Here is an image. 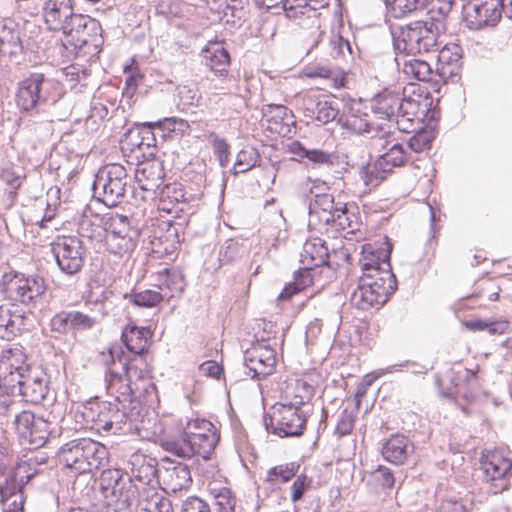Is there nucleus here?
<instances>
[{"label":"nucleus","mask_w":512,"mask_h":512,"mask_svg":"<svg viewBox=\"0 0 512 512\" xmlns=\"http://www.w3.org/2000/svg\"><path fill=\"white\" fill-rule=\"evenodd\" d=\"M132 483L139 487V493L142 487L154 486L153 482L157 477L156 459L144 454L135 453L130 458Z\"/></svg>","instance_id":"nucleus-27"},{"label":"nucleus","mask_w":512,"mask_h":512,"mask_svg":"<svg viewBox=\"0 0 512 512\" xmlns=\"http://www.w3.org/2000/svg\"><path fill=\"white\" fill-rule=\"evenodd\" d=\"M2 286L8 299L25 305L35 304L46 290L43 278L21 273H6L2 277Z\"/></svg>","instance_id":"nucleus-13"},{"label":"nucleus","mask_w":512,"mask_h":512,"mask_svg":"<svg viewBox=\"0 0 512 512\" xmlns=\"http://www.w3.org/2000/svg\"><path fill=\"white\" fill-rule=\"evenodd\" d=\"M22 51L20 30L9 24L0 28V52L7 55H17Z\"/></svg>","instance_id":"nucleus-43"},{"label":"nucleus","mask_w":512,"mask_h":512,"mask_svg":"<svg viewBox=\"0 0 512 512\" xmlns=\"http://www.w3.org/2000/svg\"><path fill=\"white\" fill-rule=\"evenodd\" d=\"M206 65L217 76H225L230 65V55L221 43H209L203 50Z\"/></svg>","instance_id":"nucleus-35"},{"label":"nucleus","mask_w":512,"mask_h":512,"mask_svg":"<svg viewBox=\"0 0 512 512\" xmlns=\"http://www.w3.org/2000/svg\"><path fill=\"white\" fill-rule=\"evenodd\" d=\"M72 0H47L43 17L50 30L60 31L74 15Z\"/></svg>","instance_id":"nucleus-28"},{"label":"nucleus","mask_w":512,"mask_h":512,"mask_svg":"<svg viewBox=\"0 0 512 512\" xmlns=\"http://www.w3.org/2000/svg\"><path fill=\"white\" fill-rule=\"evenodd\" d=\"M503 0H480L467 11V22L472 29L494 26L501 18L504 7Z\"/></svg>","instance_id":"nucleus-22"},{"label":"nucleus","mask_w":512,"mask_h":512,"mask_svg":"<svg viewBox=\"0 0 512 512\" xmlns=\"http://www.w3.org/2000/svg\"><path fill=\"white\" fill-rule=\"evenodd\" d=\"M130 177L124 166L108 164L97 172L93 182L94 195L108 207H114L123 199Z\"/></svg>","instance_id":"nucleus-10"},{"label":"nucleus","mask_w":512,"mask_h":512,"mask_svg":"<svg viewBox=\"0 0 512 512\" xmlns=\"http://www.w3.org/2000/svg\"><path fill=\"white\" fill-rule=\"evenodd\" d=\"M313 269L309 266H304L302 269L295 273L294 281L287 284L281 293L278 295V300H288L294 294L304 290L314 283Z\"/></svg>","instance_id":"nucleus-41"},{"label":"nucleus","mask_w":512,"mask_h":512,"mask_svg":"<svg viewBox=\"0 0 512 512\" xmlns=\"http://www.w3.org/2000/svg\"><path fill=\"white\" fill-rule=\"evenodd\" d=\"M391 246L388 242H383L379 246L367 243L362 246L361 258L359 260L363 276L367 273H373L375 277H382V272L392 273L390 265Z\"/></svg>","instance_id":"nucleus-21"},{"label":"nucleus","mask_w":512,"mask_h":512,"mask_svg":"<svg viewBox=\"0 0 512 512\" xmlns=\"http://www.w3.org/2000/svg\"><path fill=\"white\" fill-rule=\"evenodd\" d=\"M260 159L258 151L247 147L239 151L234 163V174L245 173L251 170Z\"/></svg>","instance_id":"nucleus-50"},{"label":"nucleus","mask_w":512,"mask_h":512,"mask_svg":"<svg viewBox=\"0 0 512 512\" xmlns=\"http://www.w3.org/2000/svg\"><path fill=\"white\" fill-rule=\"evenodd\" d=\"M101 223L105 231V245L110 253L123 257L134 251L140 233L131 226L127 216L107 213L101 218Z\"/></svg>","instance_id":"nucleus-9"},{"label":"nucleus","mask_w":512,"mask_h":512,"mask_svg":"<svg viewBox=\"0 0 512 512\" xmlns=\"http://www.w3.org/2000/svg\"><path fill=\"white\" fill-rule=\"evenodd\" d=\"M280 5L287 18L296 20L305 14L308 3L306 0H283Z\"/></svg>","instance_id":"nucleus-58"},{"label":"nucleus","mask_w":512,"mask_h":512,"mask_svg":"<svg viewBox=\"0 0 512 512\" xmlns=\"http://www.w3.org/2000/svg\"><path fill=\"white\" fill-rule=\"evenodd\" d=\"M151 338L152 332L149 328L128 324L121 334V341L125 345L127 352L130 354L128 355L125 353V356L128 359H137L138 365L140 364V359L145 361L143 359V355L148 351L151 344Z\"/></svg>","instance_id":"nucleus-23"},{"label":"nucleus","mask_w":512,"mask_h":512,"mask_svg":"<svg viewBox=\"0 0 512 512\" xmlns=\"http://www.w3.org/2000/svg\"><path fill=\"white\" fill-rule=\"evenodd\" d=\"M312 391L311 385L298 380L294 385L289 387V390L286 392V398H290V400L285 402L304 409L305 405L312 397Z\"/></svg>","instance_id":"nucleus-48"},{"label":"nucleus","mask_w":512,"mask_h":512,"mask_svg":"<svg viewBox=\"0 0 512 512\" xmlns=\"http://www.w3.org/2000/svg\"><path fill=\"white\" fill-rule=\"evenodd\" d=\"M209 491L213 496L218 512H235L237 501L229 488L210 485Z\"/></svg>","instance_id":"nucleus-47"},{"label":"nucleus","mask_w":512,"mask_h":512,"mask_svg":"<svg viewBox=\"0 0 512 512\" xmlns=\"http://www.w3.org/2000/svg\"><path fill=\"white\" fill-rule=\"evenodd\" d=\"M135 180L142 190L155 191L162 184L163 176L158 166L148 164L136 170Z\"/></svg>","instance_id":"nucleus-42"},{"label":"nucleus","mask_w":512,"mask_h":512,"mask_svg":"<svg viewBox=\"0 0 512 512\" xmlns=\"http://www.w3.org/2000/svg\"><path fill=\"white\" fill-rule=\"evenodd\" d=\"M49 379L47 374L39 368L28 370L25 376L16 383L13 389V401L21 396L25 402L31 404H40L47 397L49 392Z\"/></svg>","instance_id":"nucleus-17"},{"label":"nucleus","mask_w":512,"mask_h":512,"mask_svg":"<svg viewBox=\"0 0 512 512\" xmlns=\"http://www.w3.org/2000/svg\"><path fill=\"white\" fill-rule=\"evenodd\" d=\"M297 468L294 463L275 466L268 470L266 480L275 484L287 482L295 476Z\"/></svg>","instance_id":"nucleus-55"},{"label":"nucleus","mask_w":512,"mask_h":512,"mask_svg":"<svg viewBox=\"0 0 512 512\" xmlns=\"http://www.w3.org/2000/svg\"><path fill=\"white\" fill-rule=\"evenodd\" d=\"M100 488L108 503H115L119 510L134 505L139 493L138 485L119 469L104 470L100 476Z\"/></svg>","instance_id":"nucleus-11"},{"label":"nucleus","mask_w":512,"mask_h":512,"mask_svg":"<svg viewBox=\"0 0 512 512\" xmlns=\"http://www.w3.org/2000/svg\"><path fill=\"white\" fill-rule=\"evenodd\" d=\"M64 95L60 81L45 72H33L19 83L16 104L23 112L37 114Z\"/></svg>","instance_id":"nucleus-3"},{"label":"nucleus","mask_w":512,"mask_h":512,"mask_svg":"<svg viewBox=\"0 0 512 512\" xmlns=\"http://www.w3.org/2000/svg\"><path fill=\"white\" fill-rule=\"evenodd\" d=\"M440 21L419 20L405 26H391L393 47L397 55H416L430 52L437 46L442 27Z\"/></svg>","instance_id":"nucleus-4"},{"label":"nucleus","mask_w":512,"mask_h":512,"mask_svg":"<svg viewBox=\"0 0 512 512\" xmlns=\"http://www.w3.org/2000/svg\"><path fill=\"white\" fill-rule=\"evenodd\" d=\"M403 73L411 80L428 81L431 78L430 65L421 59L411 58L402 63Z\"/></svg>","instance_id":"nucleus-44"},{"label":"nucleus","mask_w":512,"mask_h":512,"mask_svg":"<svg viewBox=\"0 0 512 512\" xmlns=\"http://www.w3.org/2000/svg\"><path fill=\"white\" fill-rule=\"evenodd\" d=\"M125 409V404L105 401L91 407L88 416L95 423L97 430L113 434L127 433L132 430V425Z\"/></svg>","instance_id":"nucleus-14"},{"label":"nucleus","mask_w":512,"mask_h":512,"mask_svg":"<svg viewBox=\"0 0 512 512\" xmlns=\"http://www.w3.org/2000/svg\"><path fill=\"white\" fill-rule=\"evenodd\" d=\"M239 245L236 241L226 240L219 250V261L221 265L231 263L239 253Z\"/></svg>","instance_id":"nucleus-62"},{"label":"nucleus","mask_w":512,"mask_h":512,"mask_svg":"<svg viewBox=\"0 0 512 512\" xmlns=\"http://www.w3.org/2000/svg\"><path fill=\"white\" fill-rule=\"evenodd\" d=\"M305 409L286 402L276 403L265 418L266 430L281 438L300 436L307 421Z\"/></svg>","instance_id":"nucleus-12"},{"label":"nucleus","mask_w":512,"mask_h":512,"mask_svg":"<svg viewBox=\"0 0 512 512\" xmlns=\"http://www.w3.org/2000/svg\"><path fill=\"white\" fill-rule=\"evenodd\" d=\"M397 288V280L393 273L387 270L382 277L367 273L360 278L359 284L351 294L350 302L361 310H368L385 304Z\"/></svg>","instance_id":"nucleus-8"},{"label":"nucleus","mask_w":512,"mask_h":512,"mask_svg":"<svg viewBox=\"0 0 512 512\" xmlns=\"http://www.w3.org/2000/svg\"><path fill=\"white\" fill-rule=\"evenodd\" d=\"M50 328L52 332H56L59 335H65L72 329L70 311H61L55 314L50 321Z\"/></svg>","instance_id":"nucleus-57"},{"label":"nucleus","mask_w":512,"mask_h":512,"mask_svg":"<svg viewBox=\"0 0 512 512\" xmlns=\"http://www.w3.org/2000/svg\"><path fill=\"white\" fill-rule=\"evenodd\" d=\"M332 219H329V225L331 224L337 230H345L347 228L353 229V220L349 216L346 205H338L331 214Z\"/></svg>","instance_id":"nucleus-56"},{"label":"nucleus","mask_w":512,"mask_h":512,"mask_svg":"<svg viewBox=\"0 0 512 512\" xmlns=\"http://www.w3.org/2000/svg\"><path fill=\"white\" fill-rule=\"evenodd\" d=\"M177 98L178 108L181 111H187L197 104L200 96L196 87L189 85H179L177 87Z\"/></svg>","instance_id":"nucleus-53"},{"label":"nucleus","mask_w":512,"mask_h":512,"mask_svg":"<svg viewBox=\"0 0 512 512\" xmlns=\"http://www.w3.org/2000/svg\"><path fill=\"white\" fill-rule=\"evenodd\" d=\"M419 103L413 99L401 98L399 95V104L397 108L396 124L398 129L403 132H409L413 129L414 122L421 120Z\"/></svg>","instance_id":"nucleus-36"},{"label":"nucleus","mask_w":512,"mask_h":512,"mask_svg":"<svg viewBox=\"0 0 512 512\" xmlns=\"http://www.w3.org/2000/svg\"><path fill=\"white\" fill-rule=\"evenodd\" d=\"M388 172L376 167V161L372 165L362 166L359 176L366 187L373 188L378 186L386 177Z\"/></svg>","instance_id":"nucleus-54"},{"label":"nucleus","mask_w":512,"mask_h":512,"mask_svg":"<svg viewBox=\"0 0 512 512\" xmlns=\"http://www.w3.org/2000/svg\"><path fill=\"white\" fill-rule=\"evenodd\" d=\"M387 16L403 18L422 6V0H385Z\"/></svg>","instance_id":"nucleus-46"},{"label":"nucleus","mask_w":512,"mask_h":512,"mask_svg":"<svg viewBox=\"0 0 512 512\" xmlns=\"http://www.w3.org/2000/svg\"><path fill=\"white\" fill-rule=\"evenodd\" d=\"M311 193L314 197L309 204V224L326 227L329 225V219H332V212L337 207L334 198L329 193Z\"/></svg>","instance_id":"nucleus-30"},{"label":"nucleus","mask_w":512,"mask_h":512,"mask_svg":"<svg viewBox=\"0 0 512 512\" xmlns=\"http://www.w3.org/2000/svg\"><path fill=\"white\" fill-rule=\"evenodd\" d=\"M311 482V479L304 474L297 476L291 486L292 502L295 503L302 498L303 494L310 488Z\"/></svg>","instance_id":"nucleus-63"},{"label":"nucleus","mask_w":512,"mask_h":512,"mask_svg":"<svg viewBox=\"0 0 512 512\" xmlns=\"http://www.w3.org/2000/svg\"><path fill=\"white\" fill-rule=\"evenodd\" d=\"M52 252L60 270L67 275L78 273L84 263L82 242L74 236H63L52 244Z\"/></svg>","instance_id":"nucleus-16"},{"label":"nucleus","mask_w":512,"mask_h":512,"mask_svg":"<svg viewBox=\"0 0 512 512\" xmlns=\"http://www.w3.org/2000/svg\"><path fill=\"white\" fill-rule=\"evenodd\" d=\"M60 31L63 47L71 54L96 53L102 44L101 25L88 15L75 13Z\"/></svg>","instance_id":"nucleus-7"},{"label":"nucleus","mask_w":512,"mask_h":512,"mask_svg":"<svg viewBox=\"0 0 512 512\" xmlns=\"http://www.w3.org/2000/svg\"><path fill=\"white\" fill-rule=\"evenodd\" d=\"M268 128L281 136H287L291 133L294 126V115L290 109L284 105H267Z\"/></svg>","instance_id":"nucleus-32"},{"label":"nucleus","mask_w":512,"mask_h":512,"mask_svg":"<svg viewBox=\"0 0 512 512\" xmlns=\"http://www.w3.org/2000/svg\"><path fill=\"white\" fill-rule=\"evenodd\" d=\"M181 512H211V509L204 500L191 496L183 501Z\"/></svg>","instance_id":"nucleus-64"},{"label":"nucleus","mask_w":512,"mask_h":512,"mask_svg":"<svg viewBox=\"0 0 512 512\" xmlns=\"http://www.w3.org/2000/svg\"><path fill=\"white\" fill-rule=\"evenodd\" d=\"M125 297L129 298L134 305L145 308L155 307L164 299L162 292L151 289L134 292Z\"/></svg>","instance_id":"nucleus-49"},{"label":"nucleus","mask_w":512,"mask_h":512,"mask_svg":"<svg viewBox=\"0 0 512 512\" xmlns=\"http://www.w3.org/2000/svg\"><path fill=\"white\" fill-rule=\"evenodd\" d=\"M244 364L248 369V376L253 379L265 378L274 372L276 352L269 344L257 342L245 351Z\"/></svg>","instance_id":"nucleus-18"},{"label":"nucleus","mask_w":512,"mask_h":512,"mask_svg":"<svg viewBox=\"0 0 512 512\" xmlns=\"http://www.w3.org/2000/svg\"><path fill=\"white\" fill-rule=\"evenodd\" d=\"M483 472L487 481L502 480L511 470L512 464L501 452L489 453L482 462Z\"/></svg>","instance_id":"nucleus-37"},{"label":"nucleus","mask_w":512,"mask_h":512,"mask_svg":"<svg viewBox=\"0 0 512 512\" xmlns=\"http://www.w3.org/2000/svg\"><path fill=\"white\" fill-rule=\"evenodd\" d=\"M72 329L77 331H85L92 329L96 326L103 318L100 314H89L83 311L72 310L70 311Z\"/></svg>","instance_id":"nucleus-52"},{"label":"nucleus","mask_w":512,"mask_h":512,"mask_svg":"<svg viewBox=\"0 0 512 512\" xmlns=\"http://www.w3.org/2000/svg\"><path fill=\"white\" fill-rule=\"evenodd\" d=\"M1 501H8V496L13 498L12 502L9 503L8 507L4 510L5 512H23V495L21 491L11 492L8 487L0 488Z\"/></svg>","instance_id":"nucleus-60"},{"label":"nucleus","mask_w":512,"mask_h":512,"mask_svg":"<svg viewBox=\"0 0 512 512\" xmlns=\"http://www.w3.org/2000/svg\"><path fill=\"white\" fill-rule=\"evenodd\" d=\"M328 248L325 241L321 238H312L307 240L300 254V262L309 268L320 267L328 264Z\"/></svg>","instance_id":"nucleus-33"},{"label":"nucleus","mask_w":512,"mask_h":512,"mask_svg":"<svg viewBox=\"0 0 512 512\" xmlns=\"http://www.w3.org/2000/svg\"><path fill=\"white\" fill-rule=\"evenodd\" d=\"M129 137L131 144L141 151L156 146V136L150 123L142 125L135 131H131Z\"/></svg>","instance_id":"nucleus-45"},{"label":"nucleus","mask_w":512,"mask_h":512,"mask_svg":"<svg viewBox=\"0 0 512 512\" xmlns=\"http://www.w3.org/2000/svg\"><path fill=\"white\" fill-rule=\"evenodd\" d=\"M288 152L300 158L307 159L317 166H330L333 164V155L321 149H308L300 141H292L288 145Z\"/></svg>","instance_id":"nucleus-39"},{"label":"nucleus","mask_w":512,"mask_h":512,"mask_svg":"<svg viewBox=\"0 0 512 512\" xmlns=\"http://www.w3.org/2000/svg\"><path fill=\"white\" fill-rule=\"evenodd\" d=\"M220 436L216 427L208 420L195 418L187 420L179 436L164 434L159 445L165 451L184 459L194 455L208 460L214 452Z\"/></svg>","instance_id":"nucleus-2"},{"label":"nucleus","mask_w":512,"mask_h":512,"mask_svg":"<svg viewBox=\"0 0 512 512\" xmlns=\"http://www.w3.org/2000/svg\"><path fill=\"white\" fill-rule=\"evenodd\" d=\"M437 59L442 74L452 75L461 65L462 48L457 43H448L439 51Z\"/></svg>","instance_id":"nucleus-40"},{"label":"nucleus","mask_w":512,"mask_h":512,"mask_svg":"<svg viewBox=\"0 0 512 512\" xmlns=\"http://www.w3.org/2000/svg\"><path fill=\"white\" fill-rule=\"evenodd\" d=\"M140 512H174L171 501L155 486L142 487L135 502Z\"/></svg>","instance_id":"nucleus-31"},{"label":"nucleus","mask_w":512,"mask_h":512,"mask_svg":"<svg viewBox=\"0 0 512 512\" xmlns=\"http://www.w3.org/2000/svg\"><path fill=\"white\" fill-rule=\"evenodd\" d=\"M415 452L414 443L402 434L392 435L382 446L383 458L394 465L407 463Z\"/></svg>","instance_id":"nucleus-26"},{"label":"nucleus","mask_w":512,"mask_h":512,"mask_svg":"<svg viewBox=\"0 0 512 512\" xmlns=\"http://www.w3.org/2000/svg\"><path fill=\"white\" fill-rule=\"evenodd\" d=\"M373 146L385 150L376 160V167L384 172H392L394 168L403 166L407 161L404 147L392 138L389 131H382L372 136Z\"/></svg>","instance_id":"nucleus-20"},{"label":"nucleus","mask_w":512,"mask_h":512,"mask_svg":"<svg viewBox=\"0 0 512 512\" xmlns=\"http://www.w3.org/2000/svg\"><path fill=\"white\" fill-rule=\"evenodd\" d=\"M432 137L427 131H420L414 134L408 141L411 151L420 153L430 148Z\"/></svg>","instance_id":"nucleus-61"},{"label":"nucleus","mask_w":512,"mask_h":512,"mask_svg":"<svg viewBox=\"0 0 512 512\" xmlns=\"http://www.w3.org/2000/svg\"><path fill=\"white\" fill-rule=\"evenodd\" d=\"M27 329V317L24 311L13 304L0 306L1 337L10 339Z\"/></svg>","instance_id":"nucleus-29"},{"label":"nucleus","mask_w":512,"mask_h":512,"mask_svg":"<svg viewBox=\"0 0 512 512\" xmlns=\"http://www.w3.org/2000/svg\"><path fill=\"white\" fill-rule=\"evenodd\" d=\"M338 123L343 128L357 134H362L365 132L370 133L372 129L367 119V115H342L338 118Z\"/></svg>","instance_id":"nucleus-51"},{"label":"nucleus","mask_w":512,"mask_h":512,"mask_svg":"<svg viewBox=\"0 0 512 512\" xmlns=\"http://www.w3.org/2000/svg\"><path fill=\"white\" fill-rule=\"evenodd\" d=\"M106 365L105 385L107 394L115 402L131 403L134 393L139 389L138 382L145 377L146 362L128 359L121 345L112 344L107 354H103Z\"/></svg>","instance_id":"nucleus-1"},{"label":"nucleus","mask_w":512,"mask_h":512,"mask_svg":"<svg viewBox=\"0 0 512 512\" xmlns=\"http://www.w3.org/2000/svg\"><path fill=\"white\" fill-rule=\"evenodd\" d=\"M160 479L164 490L168 493L187 490L192 483L189 467L184 463L173 461H167V466L160 471Z\"/></svg>","instance_id":"nucleus-24"},{"label":"nucleus","mask_w":512,"mask_h":512,"mask_svg":"<svg viewBox=\"0 0 512 512\" xmlns=\"http://www.w3.org/2000/svg\"><path fill=\"white\" fill-rule=\"evenodd\" d=\"M157 287L164 299L179 295L184 289V277L176 268H164L157 273Z\"/></svg>","instance_id":"nucleus-34"},{"label":"nucleus","mask_w":512,"mask_h":512,"mask_svg":"<svg viewBox=\"0 0 512 512\" xmlns=\"http://www.w3.org/2000/svg\"><path fill=\"white\" fill-rule=\"evenodd\" d=\"M195 199L192 193L186 191L180 183L165 185L159 194V209L167 213L184 212L185 206Z\"/></svg>","instance_id":"nucleus-25"},{"label":"nucleus","mask_w":512,"mask_h":512,"mask_svg":"<svg viewBox=\"0 0 512 512\" xmlns=\"http://www.w3.org/2000/svg\"><path fill=\"white\" fill-rule=\"evenodd\" d=\"M301 107L307 118L317 120L322 124L338 120V102L317 91L305 93L301 100Z\"/></svg>","instance_id":"nucleus-19"},{"label":"nucleus","mask_w":512,"mask_h":512,"mask_svg":"<svg viewBox=\"0 0 512 512\" xmlns=\"http://www.w3.org/2000/svg\"><path fill=\"white\" fill-rule=\"evenodd\" d=\"M26 354L19 347L3 349L0 354V418L7 420L14 411L13 389L31 370Z\"/></svg>","instance_id":"nucleus-6"},{"label":"nucleus","mask_w":512,"mask_h":512,"mask_svg":"<svg viewBox=\"0 0 512 512\" xmlns=\"http://www.w3.org/2000/svg\"><path fill=\"white\" fill-rule=\"evenodd\" d=\"M59 462L75 474L99 469L108 459V450L91 438H78L65 443L58 451Z\"/></svg>","instance_id":"nucleus-5"},{"label":"nucleus","mask_w":512,"mask_h":512,"mask_svg":"<svg viewBox=\"0 0 512 512\" xmlns=\"http://www.w3.org/2000/svg\"><path fill=\"white\" fill-rule=\"evenodd\" d=\"M231 4H227L222 9L223 19L227 23H231L233 26L240 23V21L245 16V11L242 6H240V2H237L236 0H231Z\"/></svg>","instance_id":"nucleus-59"},{"label":"nucleus","mask_w":512,"mask_h":512,"mask_svg":"<svg viewBox=\"0 0 512 512\" xmlns=\"http://www.w3.org/2000/svg\"><path fill=\"white\" fill-rule=\"evenodd\" d=\"M14 425L18 435L35 448L44 446L55 429L52 422L28 410L15 415Z\"/></svg>","instance_id":"nucleus-15"},{"label":"nucleus","mask_w":512,"mask_h":512,"mask_svg":"<svg viewBox=\"0 0 512 512\" xmlns=\"http://www.w3.org/2000/svg\"><path fill=\"white\" fill-rule=\"evenodd\" d=\"M398 104L399 94L384 92L372 99L371 108L379 118L396 122Z\"/></svg>","instance_id":"nucleus-38"}]
</instances>
